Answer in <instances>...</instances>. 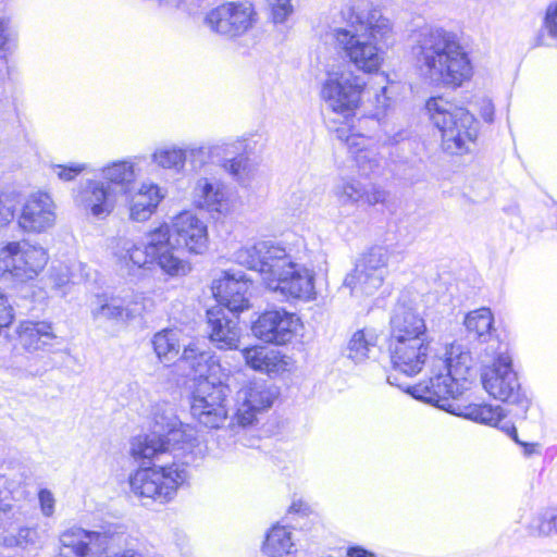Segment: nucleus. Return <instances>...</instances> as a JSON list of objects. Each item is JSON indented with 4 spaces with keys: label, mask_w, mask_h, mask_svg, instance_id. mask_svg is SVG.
Returning a JSON list of instances; mask_svg holds the SVG:
<instances>
[{
    "label": "nucleus",
    "mask_w": 557,
    "mask_h": 557,
    "mask_svg": "<svg viewBox=\"0 0 557 557\" xmlns=\"http://www.w3.org/2000/svg\"><path fill=\"white\" fill-rule=\"evenodd\" d=\"M336 136L347 145L361 175L371 176L381 173L383 158L369 136L359 132L348 134L345 128H338Z\"/></svg>",
    "instance_id": "nucleus-21"
},
{
    "label": "nucleus",
    "mask_w": 557,
    "mask_h": 557,
    "mask_svg": "<svg viewBox=\"0 0 557 557\" xmlns=\"http://www.w3.org/2000/svg\"><path fill=\"white\" fill-rule=\"evenodd\" d=\"M152 346L158 359L164 364H170L180 354V333L175 330H162L154 334Z\"/></svg>",
    "instance_id": "nucleus-32"
},
{
    "label": "nucleus",
    "mask_w": 557,
    "mask_h": 557,
    "mask_svg": "<svg viewBox=\"0 0 557 557\" xmlns=\"http://www.w3.org/2000/svg\"><path fill=\"white\" fill-rule=\"evenodd\" d=\"M333 194L339 208L347 213L360 206L383 203L387 198V191L381 186H367L352 177L339 180L333 188Z\"/></svg>",
    "instance_id": "nucleus-19"
},
{
    "label": "nucleus",
    "mask_w": 557,
    "mask_h": 557,
    "mask_svg": "<svg viewBox=\"0 0 557 557\" xmlns=\"http://www.w3.org/2000/svg\"><path fill=\"white\" fill-rule=\"evenodd\" d=\"M15 216L13 206L0 198V227L8 225Z\"/></svg>",
    "instance_id": "nucleus-50"
},
{
    "label": "nucleus",
    "mask_w": 557,
    "mask_h": 557,
    "mask_svg": "<svg viewBox=\"0 0 557 557\" xmlns=\"http://www.w3.org/2000/svg\"><path fill=\"white\" fill-rule=\"evenodd\" d=\"M223 168L237 183L243 186H248L257 173L256 164L243 154L225 160Z\"/></svg>",
    "instance_id": "nucleus-39"
},
{
    "label": "nucleus",
    "mask_w": 557,
    "mask_h": 557,
    "mask_svg": "<svg viewBox=\"0 0 557 557\" xmlns=\"http://www.w3.org/2000/svg\"><path fill=\"white\" fill-rule=\"evenodd\" d=\"M14 309L8 297L0 292V331L8 327L14 320Z\"/></svg>",
    "instance_id": "nucleus-45"
},
{
    "label": "nucleus",
    "mask_w": 557,
    "mask_h": 557,
    "mask_svg": "<svg viewBox=\"0 0 557 557\" xmlns=\"http://www.w3.org/2000/svg\"><path fill=\"white\" fill-rule=\"evenodd\" d=\"M85 170L83 164H72L70 166L57 164L52 166L53 173L62 181L69 182L74 180Z\"/></svg>",
    "instance_id": "nucleus-44"
},
{
    "label": "nucleus",
    "mask_w": 557,
    "mask_h": 557,
    "mask_svg": "<svg viewBox=\"0 0 557 557\" xmlns=\"http://www.w3.org/2000/svg\"><path fill=\"white\" fill-rule=\"evenodd\" d=\"M154 198H150L147 202L129 201V218L135 222L147 221L158 205L160 203V197L157 194H152Z\"/></svg>",
    "instance_id": "nucleus-43"
},
{
    "label": "nucleus",
    "mask_w": 557,
    "mask_h": 557,
    "mask_svg": "<svg viewBox=\"0 0 557 557\" xmlns=\"http://www.w3.org/2000/svg\"><path fill=\"white\" fill-rule=\"evenodd\" d=\"M251 283L243 274L224 272L223 276L212 283V293L219 306L236 314L249 308V288Z\"/></svg>",
    "instance_id": "nucleus-22"
},
{
    "label": "nucleus",
    "mask_w": 557,
    "mask_h": 557,
    "mask_svg": "<svg viewBox=\"0 0 557 557\" xmlns=\"http://www.w3.org/2000/svg\"><path fill=\"white\" fill-rule=\"evenodd\" d=\"M209 338L220 349H237L242 329L238 317L222 307H213L207 311Z\"/></svg>",
    "instance_id": "nucleus-24"
},
{
    "label": "nucleus",
    "mask_w": 557,
    "mask_h": 557,
    "mask_svg": "<svg viewBox=\"0 0 557 557\" xmlns=\"http://www.w3.org/2000/svg\"><path fill=\"white\" fill-rule=\"evenodd\" d=\"M3 480V485L13 498H21L24 496L23 486L28 480L26 468L15 461L4 462L0 466V481Z\"/></svg>",
    "instance_id": "nucleus-34"
},
{
    "label": "nucleus",
    "mask_w": 557,
    "mask_h": 557,
    "mask_svg": "<svg viewBox=\"0 0 557 557\" xmlns=\"http://www.w3.org/2000/svg\"><path fill=\"white\" fill-rule=\"evenodd\" d=\"M532 536H549L557 534V507L545 508L534 515L527 525Z\"/></svg>",
    "instance_id": "nucleus-37"
},
{
    "label": "nucleus",
    "mask_w": 557,
    "mask_h": 557,
    "mask_svg": "<svg viewBox=\"0 0 557 557\" xmlns=\"http://www.w3.org/2000/svg\"><path fill=\"white\" fill-rule=\"evenodd\" d=\"M480 115L487 123H492L494 121V104L491 100L482 101Z\"/></svg>",
    "instance_id": "nucleus-52"
},
{
    "label": "nucleus",
    "mask_w": 557,
    "mask_h": 557,
    "mask_svg": "<svg viewBox=\"0 0 557 557\" xmlns=\"http://www.w3.org/2000/svg\"><path fill=\"white\" fill-rule=\"evenodd\" d=\"M242 355L251 369L268 374L278 373L286 369L287 362L280 351L264 346H252L242 350Z\"/></svg>",
    "instance_id": "nucleus-30"
},
{
    "label": "nucleus",
    "mask_w": 557,
    "mask_h": 557,
    "mask_svg": "<svg viewBox=\"0 0 557 557\" xmlns=\"http://www.w3.org/2000/svg\"><path fill=\"white\" fill-rule=\"evenodd\" d=\"M493 314L488 308H480L466 315L465 325L470 334L481 342H487L492 338Z\"/></svg>",
    "instance_id": "nucleus-36"
},
{
    "label": "nucleus",
    "mask_w": 557,
    "mask_h": 557,
    "mask_svg": "<svg viewBox=\"0 0 557 557\" xmlns=\"http://www.w3.org/2000/svg\"><path fill=\"white\" fill-rule=\"evenodd\" d=\"M289 510L292 512H297V513H302V515H308L310 511L309 506L301 500L294 502L292 504Z\"/></svg>",
    "instance_id": "nucleus-56"
},
{
    "label": "nucleus",
    "mask_w": 557,
    "mask_h": 557,
    "mask_svg": "<svg viewBox=\"0 0 557 557\" xmlns=\"http://www.w3.org/2000/svg\"><path fill=\"white\" fill-rule=\"evenodd\" d=\"M4 0H0V60L7 59L13 52L17 40L11 20L4 14Z\"/></svg>",
    "instance_id": "nucleus-41"
},
{
    "label": "nucleus",
    "mask_w": 557,
    "mask_h": 557,
    "mask_svg": "<svg viewBox=\"0 0 557 557\" xmlns=\"http://www.w3.org/2000/svg\"><path fill=\"white\" fill-rule=\"evenodd\" d=\"M231 389L219 382H198L191 396L190 413L195 420L209 429H219L228 417L227 398Z\"/></svg>",
    "instance_id": "nucleus-13"
},
{
    "label": "nucleus",
    "mask_w": 557,
    "mask_h": 557,
    "mask_svg": "<svg viewBox=\"0 0 557 557\" xmlns=\"http://www.w3.org/2000/svg\"><path fill=\"white\" fill-rule=\"evenodd\" d=\"M243 147L242 141L232 144L216 145L212 147L207 146H188L183 149L186 152V161H189L190 165L196 170L203 166L211 158L219 157L220 151L228 152L231 148H234L232 152H238Z\"/></svg>",
    "instance_id": "nucleus-35"
},
{
    "label": "nucleus",
    "mask_w": 557,
    "mask_h": 557,
    "mask_svg": "<svg viewBox=\"0 0 557 557\" xmlns=\"http://www.w3.org/2000/svg\"><path fill=\"white\" fill-rule=\"evenodd\" d=\"M132 536L120 523H104L94 530L73 525L59 535L57 557H144L131 547Z\"/></svg>",
    "instance_id": "nucleus-7"
},
{
    "label": "nucleus",
    "mask_w": 557,
    "mask_h": 557,
    "mask_svg": "<svg viewBox=\"0 0 557 557\" xmlns=\"http://www.w3.org/2000/svg\"><path fill=\"white\" fill-rule=\"evenodd\" d=\"M15 333L22 348L29 352L46 349L57 337L52 324L46 321H23Z\"/></svg>",
    "instance_id": "nucleus-28"
},
{
    "label": "nucleus",
    "mask_w": 557,
    "mask_h": 557,
    "mask_svg": "<svg viewBox=\"0 0 557 557\" xmlns=\"http://www.w3.org/2000/svg\"><path fill=\"white\" fill-rule=\"evenodd\" d=\"M234 261L259 272L265 286L287 299L310 301L315 298L314 274L297 263L286 248L271 240L240 247Z\"/></svg>",
    "instance_id": "nucleus-3"
},
{
    "label": "nucleus",
    "mask_w": 557,
    "mask_h": 557,
    "mask_svg": "<svg viewBox=\"0 0 557 557\" xmlns=\"http://www.w3.org/2000/svg\"><path fill=\"white\" fill-rule=\"evenodd\" d=\"M376 103L379 108L384 110L391 106V98L388 96L387 87H382L381 92L376 95Z\"/></svg>",
    "instance_id": "nucleus-54"
},
{
    "label": "nucleus",
    "mask_w": 557,
    "mask_h": 557,
    "mask_svg": "<svg viewBox=\"0 0 557 557\" xmlns=\"http://www.w3.org/2000/svg\"><path fill=\"white\" fill-rule=\"evenodd\" d=\"M426 110L442 137V148L449 154H463L478 136L474 116L442 97L431 98Z\"/></svg>",
    "instance_id": "nucleus-9"
},
{
    "label": "nucleus",
    "mask_w": 557,
    "mask_h": 557,
    "mask_svg": "<svg viewBox=\"0 0 557 557\" xmlns=\"http://www.w3.org/2000/svg\"><path fill=\"white\" fill-rule=\"evenodd\" d=\"M470 355L460 352L446 360L437 359L431 370V376L414 386L407 387L406 392L417 399L432 404L441 409L453 412L450 398L460 393V381L467 380L470 370Z\"/></svg>",
    "instance_id": "nucleus-8"
},
{
    "label": "nucleus",
    "mask_w": 557,
    "mask_h": 557,
    "mask_svg": "<svg viewBox=\"0 0 557 557\" xmlns=\"http://www.w3.org/2000/svg\"><path fill=\"white\" fill-rule=\"evenodd\" d=\"M413 53L421 73L434 84L457 87L472 75L470 59L453 32L443 28L423 32Z\"/></svg>",
    "instance_id": "nucleus-5"
},
{
    "label": "nucleus",
    "mask_w": 557,
    "mask_h": 557,
    "mask_svg": "<svg viewBox=\"0 0 557 557\" xmlns=\"http://www.w3.org/2000/svg\"><path fill=\"white\" fill-rule=\"evenodd\" d=\"M408 137V133L405 129L396 132L394 135L388 136L385 140L386 144L397 145L404 141Z\"/></svg>",
    "instance_id": "nucleus-55"
},
{
    "label": "nucleus",
    "mask_w": 557,
    "mask_h": 557,
    "mask_svg": "<svg viewBox=\"0 0 557 557\" xmlns=\"http://www.w3.org/2000/svg\"><path fill=\"white\" fill-rule=\"evenodd\" d=\"M172 237L178 246L201 253L208 243L207 225L193 212L185 211L173 219L171 226L162 224L146 233L140 243L126 237L114 238L111 250L116 261L128 270L159 269L170 277L185 276L191 271V265L180 256Z\"/></svg>",
    "instance_id": "nucleus-2"
},
{
    "label": "nucleus",
    "mask_w": 557,
    "mask_h": 557,
    "mask_svg": "<svg viewBox=\"0 0 557 557\" xmlns=\"http://www.w3.org/2000/svg\"><path fill=\"white\" fill-rule=\"evenodd\" d=\"M141 308L120 296L98 295L90 313L94 321L126 322L140 314Z\"/></svg>",
    "instance_id": "nucleus-26"
},
{
    "label": "nucleus",
    "mask_w": 557,
    "mask_h": 557,
    "mask_svg": "<svg viewBox=\"0 0 557 557\" xmlns=\"http://www.w3.org/2000/svg\"><path fill=\"white\" fill-rule=\"evenodd\" d=\"M276 396V391L262 381L243 386L236 394L235 418L238 424H252L257 413L270 408Z\"/></svg>",
    "instance_id": "nucleus-17"
},
{
    "label": "nucleus",
    "mask_w": 557,
    "mask_h": 557,
    "mask_svg": "<svg viewBox=\"0 0 557 557\" xmlns=\"http://www.w3.org/2000/svg\"><path fill=\"white\" fill-rule=\"evenodd\" d=\"M544 26L548 34L557 39V3L547 9Z\"/></svg>",
    "instance_id": "nucleus-49"
},
{
    "label": "nucleus",
    "mask_w": 557,
    "mask_h": 557,
    "mask_svg": "<svg viewBox=\"0 0 557 557\" xmlns=\"http://www.w3.org/2000/svg\"><path fill=\"white\" fill-rule=\"evenodd\" d=\"M348 557H377L376 554L361 546H352L347 550Z\"/></svg>",
    "instance_id": "nucleus-53"
},
{
    "label": "nucleus",
    "mask_w": 557,
    "mask_h": 557,
    "mask_svg": "<svg viewBox=\"0 0 557 557\" xmlns=\"http://www.w3.org/2000/svg\"><path fill=\"white\" fill-rule=\"evenodd\" d=\"M387 263L388 251L380 246L372 247L346 275L344 285L355 297L372 296L383 285L387 274Z\"/></svg>",
    "instance_id": "nucleus-15"
},
{
    "label": "nucleus",
    "mask_w": 557,
    "mask_h": 557,
    "mask_svg": "<svg viewBox=\"0 0 557 557\" xmlns=\"http://www.w3.org/2000/svg\"><path fill=\"white\" fill-rule=\"evenodd\" d=\"M373 124V125H376L377 124V121L373 117H368V116H363L361 119L358 120V131H361L364 128L366 125L368 124Z\"/></svg>",
    "instance_id": "nucleus-57"
},
{
    "label": "nucleus",
    "mask_w": 557,
    "mask_h": 557,
    "mask_svg": "<svg viewBox=\"0 0 557 557\" xmlns=\"http://www.w3.org/2000/svg\"><path fill=\"white\" fill-rule=\"evenodd\" d=\"M366 81L348 66H342L327 73L322 85L321 97L334 112L350 115L359 106Z\"/></svg>",
    "instance_id": "nucleus-12"
},
{
    "label": "nucleus",
    "mask_w": 557,
    "mask_h": 557,
    "mask_svg": "<svg viewBox=\"0 0 557 557\" xmlns=\"http://www.w3.org/2000/svg\"><path fill=\"white\" fill-rule=\"evenodd\" d=\"M270 20L275 24H285L295 13L293 0H267Z\"/></svg>",
    "instance_id": "nucleus-42"
},
{
    "label": "nucleus",
    "mask_w": 557,
    "mask_h": 557,
    "mask_svg": "<svg viewBox=\"0 0 557 557\" xmlns=\"http://www.w3.org/2000/svg\"><path fill=\"white\" fill-rule=\"evenodd\" d=\"M49 278L52 281L54 287H62L70 282V276L66 269H52Z\"/></svg>",
    "instance_id": "nucleus-51"
},
{
    "label": "nucleus",
    "mask_w": 557,
    "mask_h": 557,
    "mask_svg": "<svg viewBox=\"0 0 557 557\" xmlns=\"http://www.w3.org/2000/svg\"><path fill=\"white\" fill-rule=\"evenodd\" d=\"M181 362L189 369V374L200 381H215L221 366L210 350L200 349L196 344L184 348Z\"/></svg>",
    "instance_id": "nucleus-27"
},
{
    "label": "nucleus",
    "mask_w": 557,
    "mask_h": 557,
    "mask_svg": "<svg viewBox=\"0 0 557 557\" xmlns=\"http://www.w3.org/2000/svg\"><path fill=\"white\" fill-rule=\"evenodd\" d=\"M55 220L52 198L47 193H35L22 206L17 224L26 233L40 234L53 227Z\"/></svg>",
    "instance_id": "nucleus-18"
},
{
    "label": "nucleus",
    "mask_w": 557,
    "mask_h": 557,
    "mask_svg": "<svg viewBox=\"0 0 557 557\" xmlns=\"http://www.w3.org/2000/svg\"><path fill=\"white\" fill-rule=\"evenodd\" d=\"M377 335L372 329H362L356 331L350 337L346 356L355 362H361L369 357L371 349L376 346Z\"/></svg>",
    "instance_id": "nucleus-33"
},
{
    "label": "nucleus",
    "mask_w": 557,
    "mask_h": 557,
    "mask_svg": "<svg viewBox=\"0 0 557 557\" xmlns=\"http://www.w3.org/2000/svg\"><path fill=\"white\" fill-rule=\"evenodd\" d=\"M488 348L494 354L491 364L481 370V381L484 389L495 399L519 406L522 413L529 408V399L521 392L518 375L512 369V359L506 345L494 341Z\"/></svg>",
    "instance_id": "nucleus-10"
},
{
    "label": "nucleus",
    "mask_w": 557,
    "mask_h": 557,
    "mask_svg": "<svg viewBox=\"0 0 557 557\" xmlns=\"http://www.w3.org/2000/svg\"><path fill=\"white\" fill-rule=\"evenodd\" d=\"M194 202L209 212L222 213L227 209L223 185L207 177L199 178L194 188Z\"/></svg>",
    "instance_id": "nucleus-29"
},
{
    "label": "nucleus",
    "mask_w": 557,
    "mask_h": 557,
    "mask_svg": "<svg viewBox=\"0 0 557 557\" xmlns=\"http://www.w3.org/2000/svg\"><path fill=\"white\" fill-rule=\"evenodd\" d=\"M152 190L156 191L157 196L160 197V201H161L163 198V195L161 194V189L159 188V186L154 185V184H147V183L141 184L138 191L131 196L129 201H139V202L145 203V202L149 201L150 198H153Z\"/></svg>",
    "instance_id": "nucleus-46"
},
{
    "label": "nucleus",
    "mask_w": 557,
    "mask_h": 557,
    "mask_svg": "<svg viewBox=\"0 0 557 557\" xmlns=\"http://www.w3.org/2000/svg\"><path fill=\"white\" fill-rule=\"evenodd\" d=\"M502 430H504L517 444H519L520 446L523 447V449H524L523 453L525 456H531L536 451L537 444L524 443L518 438V432H517V429L515 425L511 424V425H507V426H502Z\"/></svg>",
    "instance_id": "nucleus-48"
},
{
    "label": "nucleus",
    "mask_w": 557,
    "mask_h": 557,
    "mask_svg": "<svg viewBox=\"0 0 557 557\" xmlns=\"http://www.w3.org/2000/svg\"><path fill=\"white\" fill-rule=\"evenodd\" d=\"M0 512V546L4 548L26 549L35 545L38 540L36 528L27 527L22 523L21 508L12 503H5Z\"/></svg>",
    "instance_id": "nucleus-20"
},
{
    "label": "nucleus",
    "mask_w": 557,
    "mask_h": 557,
    "mask_svg": "<svg viewBox=\"0 0 557 557\" xmlns=\"http://www.w3.org/2000/svg\"><path fill=\"white\" fill-rule=\"evenodd\" d=\"M116 197V193L104 182L88 180L78 189L75 202L87 215L103 220L113 212Z\"/></svg>",
    "instance_id": "nucleus-23"
},
{
    "label": "nucleus",
    "mask_w": 557,
    "mask_h": 557,
    "mask_svg": "<svg viewBox=\"0 0 557 557\" xmlns=\"http://www.w3.org/2000/svg\"><path fill=\"white\" fill-rule=\"evenodd\" d=\"M388 352L394 369L409 376L421 372L430 354L424 318L416 307L401 299L389 319Z\"/></svg>",
    "instance_id": "nucleus-6"
},
{
    "label": "nucleus",
    "mask_w": 557,
    "mask_h": 557,
    "mask_svg": "<svg viewBox=\"0 0 557 557\" xmlns=\"http://www.w3.org/2000/svg\"><path fill=\"white\" fill-rule=\"evenodd\" d=\"M387 381L389 384L394 385L395 383L392 381V375L387 376Z\"/></svg>",
    "instance_id": "nucleus-58"
},
{
    "label": "nucleus",
    "mask_w": 557,
    "mask_h": 557,
    "mask_svg": "<svg viewBox=\"0 0 557 557\" xmlns=\"http://www.w3.org/2000/svg\"><path fill=\"white\" fill-rule=\"evenodd\" d=\"M344 16L346 26L332 30L336 49L358 70L376 73L385 60L388 40L393 36L389 20L377 9L360 13L349 9Z\"/></svg>",
    "instance_id": "nucleus-4"
},
{
    "label": "nucleus",
    "mask_w": 557,
    "mask_h": 557,
    "mask_svg": "<svg viewBox=\"0 0 557 557\" xmlns=\"http://www.w3.org/2000/svg\"><path fill=\"white\" fill-rule=\"evenodd\" d=\"M38 499L42 515L45 517H51L55 507V499L53 494L49 490L42 488L38 493Z\"/></svg>",
    "instance_id": "nucleus-47"
},
{
    "label": "nucleus",
    "mask_w": 557,
    "mask_h": 557,
    "mask_svg": "<svg viewBox=\"0 0 557 557\" xmlns=\"http://www.w3.org/2000/svg\"><path fill=\"white\" fill-rule=\"evenodd\" d=\"M460 414L467 419L487 425H497L500 422V420L505 417L502 407H493L491 405L479 404H472L467 406L465 408V411Z\"/></svg>",
    "instance_id": "nucleus-40"
},
{
    "label": "nucleus",
    "mask_w": 557,
    "mask_h": 557,
    "mask_svg": "<svg viewBox=\"0 0 557 557\" xmlns=\"http://www.w3.org/2000/svg\"><path fill=\"white\" fill-rule=\"evenodd\" d=\"M152 433L138 435L131 443L135 459H153L152 467L139 468L129 476L133 494L143 505H165L188 479L187 459L195 446L194 428L183 424L173 405L158 403L152 409Z\"/></svg>",
    "instance_id": "nucleus-1"
},
{
    "label": "nucleus",
    "mask_w": 557,
    "mask_h": 557,
    "mask_svg": "<svg viewBox=\"0 0 557 557\" xmlns=\"http://www.w3.org/2000/svg\"><path fill=\"white\" fill-rule=\"evenodd\" d=\"M268 557H288L296 552L292 531L284 525H274L267 534L262 546Z\"/></svg>",
    "instance_id": "nucleus-31"
},
{
    "label": "nucleus",
    "mask_w": 557,
    "mask_h": 557,
    "mask_svg": "<svg viewBox=\"0 0 557 557\" xmlns=\"http://www.w3.org/2000/svg\"><path fill=\"white\" fill-rule=\"evenodd\" d=\"M300 325L296 314L285 309L264 311L252 323L253 335L260 341L274 345H285L294 338Z\"/></svg>",
    "instance_id": "nucleus-16"
},
{
    "label": "nucleus",
    "mask_w": 557,
    "mask_h": 557,
    "mask_svg": "<svg viewBox=\"0 0 557 557\" xmlns=\"http://www.w3.org/2000/svg\"><path fill=\"white\" fill-rule=\"evenodd\" d=\"M151 161L159 168L181 172L186 163V152L175 146L161 147L153 151Z\"/></svg>",
    "instance_id": "nucleus-38"
},
{
    "label": "nucleus",
    "mask_w": 557,
    "mask_h": 557,
    "mask_svg": "<svg viewBox=\"0 0 557 557\" xmlns=\"http://www.w3.org/2000/svg\"><path fill=\"white\" fill-rule=\"evenodd\" d=\"M139 157L113 161L101 169V177L107 187L117 195L131 196L139 176Z\"/></svg>",
    "instance_id": "nucleus-25"
},
{
    "label": "nucleus",
    "mask_w": 557,
    "mask_h": 557,
    "mask_svg": "<svg viewBox=\"0 0 557 557\" xmlns=\"http://www.w3.org/2000/svg\"><path fill=\"white\" fill-rule=\"evenodd\" d=\"M258 13L250 2H225L212 9L205 24L214 34L236 41L246 36L257 24Z\"/></svg>",
    "instance_id": "nucleus-14"
},
{
    "label": "nucleus",
    "mask_w": 557,
    "mask_h": 557,
    "mask_svg": "<svg viewBox=\"0 0 557 557\" xmlns=\"http://www.w3.org/2000/svg\"><path fill=\"white\" fill-rule=\"evenodd\" d=\"M48 262V253L28 240L8 242L0 247V272L16 283L36 278Z\"/></svg>",
    "instance_id": "nucleus-11"
}]
</instances>
